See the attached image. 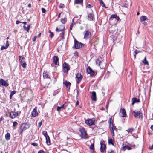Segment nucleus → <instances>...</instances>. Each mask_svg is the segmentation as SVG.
Wrapping results in <instances>:
<instances>
[{
    "mask_svg": "<svg viewBox=\"0 0 153 153\" xmlns=\"http://www.w3.org/2000/svg\"><path fill=\"white\" fill-rule=\"evenodd\" d=\"M96 64L100 66L101 69H103L106 65V63L104 62L102 59V58H98L96 60Z\"/></svg>",
    "mask_w": 153,
    "mask_h": 153,
    "instance_id": "1",
    "label": "nucleus"
},
{
    "mask_svg": "<svg viewBox=\"0 0 153 153\" xmlns=\"http://www.w3.org/2000/svg\"><path fill=\"white\" fill-rule=\"evenodd\" d=\"M79 131L81 132V134L80 136L82 138L86 139L87 138V134L84 128H79Z\"/></svg>",
    "mask_w": 153,
    "mask_h": 153,
    "instance_id": "2",
    "label": "nucleus"
},
{
    "mask_svg": "<svg viewBox=\"0 0 153 153\" xmlns=\"http://www.w3.org/2000/svg\"><path fill=\"white\" fill-rule=\"evenodd\" d=\"M30 126V124L29 123H22L20 127V129L21 130L20 131V133L21 134L23 131L29 128Z\"/></svg>",
    "mask_w": 153,
    "mask_h": 153,
    "instance_id": "3",
    "label": "nucleus"
},
{
    "mask_svg": "<svg viewBox=\"0 0 153 153\" xmlns=\"http://www.w3.org/2000/svg\"><path fill=\"white\" fill-rule=\"evenodd\" d=\"M132 114H133L135 118H137L141 119L143 118V114L140 111H133Z\"/></svg>",
    "mask_w": 153,
    "mask_h": 153,
    "instance_id": "4",
    "label": "nucleus"
},
{
    "mask_svg": "<svg viewBox=\"0 0 153 153\" xmlns=\"http://www.w3.org/2000/svg\"><path fill=\"white\" fill-rule=\"evenodd\" d=\"M74 39V46L76 49H79L81 48H82L84 46V44L81 42L79 43L78 41L76 40V39L75 38Z\"/></svg>",
    "mask_w": 153,
    "mask_h": 153,
    "instance_id": "5",
    "label": "nucleus"
},
{
    "mask_svg": "<svg viewBox=\"0 0 153 153\" xmlns=\"http://www.w3.org/2000/svg\"><path fill=\"white\" fill-rule=\"evenodd\" d=\"M63 71L64 73H66L70 69V67L68 65L66 62H64L62 65Z\"/></svg>",
    "mask_w": 153,
    "mask_h": 153,
    "instance_id": "6",
    "label": "nucleus"
},
{
    "mask_svg": "<svg viewBox=\"0 0 153 153\" xmlns=\"http://www.w3.org/2000/svg\"><path fill=\"white\" fill-rule=\"evenodd\" d=\"M83 76L80 73H77L76 76V81L78 84H79L80 82L82 79Z\"/></svg>",
    "mask_w": 153,
    "mask_h": 153,
    "instance_id": "7",
    "label": "nucleus"
},
{
    "mask_svg": "<svg viewBox=\"0 0 153 153\" xmlns=\"http://www.w3.org/2000/svg\"><path fill=\"white\" fill-rule=\"evenodd\" d=\"M94 121L93 119H88L85 120V123L87 125L91 126L94 124Z\"/></svg>",
    "mask_w": 153,
    "mask_h": 153,
    "instance_id": "8",
    "label": "nucleus"
},
{
    "mask_svg": "<svg viewBox=\"0 0 153 153\" xmlns=\"http://www.w3.org/2000/svg\"><path fill=\"white\" fill-rule=\"evenodd\" d=\"M19 60L22 67L23 68H25L26 66V63L25 58H19Z\"/></svg>",
    "mask_w": 153,
    "mask_h": 153,
    "instance_id": "9",
    "label": "nucleus"
},
{
    "mask_svg": "<svg viewBox=\"0 0 153 153\" xmlns=\"http://www.w3.org/2000/svg\"><path fill=\"white\" fill-rule=\"evenodd\" d=\"M10 117L12 119H14L18 116L19 114L18 112L11 111L10 113Z\"/></svg>",
    "mask_w": 153,
    "mask_h": 153,
    "instance_id": "10",
    "label": "nucleus"
},
{
    "mask_svg": "<svg viewBox=\"0 0 153 153\" xmlns=\"http://www.w3.org/2000/svg\"><path fill=\"white\" fill-rule=\"evenodd\" d=\"M100 151L101 152L103 153L106 148V146L103 143V142L102 141L100 142Z\"/></svg>",
    "mask_w": 153,
    "mask_h": 153,
    "instance_id": "11",
    "label": "nucleus"
},
{
    "mask_svg": "<svg viewBox=\"0 0 153 153\" xmlns=\"http://www.w3.org/2000/svg\"><path fill=\"white\" fill-rule=\"evenodd\" d=\"M84 33H85L84 35V38L88 39V38L91 35V33L88 30L85 31Z\"/></svg>",
    "mask_w": 153,
    "mask_h": 153,
    "instance_id": "12",
    "label": "nucleus"
},
{
    "mask_svg": "<svg viewBox=\"0 0 153 153\" xmlns=\"http://www.w3.org/2000/svg\"><path fill=\"white\" fill-rule=\"evenodd\" d=\"M38 115V113L37 112V107H36L32 111L31 115L33 117H35Z\"/></svg>",
    "mask_w": 153,
    "mask_h": 153,
    "instance_id": "13",
    "label": "nucleus"
},
{
    "mask_svg": "<svg viewBox=\"0 0 153 153\" xmlns=\"http://www.w3.org/2000/svg\"><path fill=\"white\" fill-rule=\"evenodd\" d=\"M0 83L3 86H4L6 87H7L9 85L8 83L6 81L2 79H0Z\"/></svg>",
    "mask_w": 153,
    "mask_h": 153,
    "instance_id": "14",
    "label": "nucleus"
},
{
    "mask_svg": "<svg viewBox=\"0 0 153 153\" xmlns=\"http://www.w3.org/2000/svg\"><path fill=\"white\" fill-rule=\"evenodd\" d=\"M87 72L91 76L94 75V71L90 67H88V68L87 69Z\"/></svg>",
    "mask_w": 153,
    "mask_h": 153,
    "instance_id": "15",
    "label": "nucleus"
},
{
    "mask_svg": "<svg viewBox=\"0 0 153 153\" xmlns=\"http://www.w3.org/2000/svg\"><path fill=\"white\" fill-rule=\"evenodd\" d=\"M88 19L89 21H93L94 18V16L93 13H88Z\"/></svg>",
    "mask_w": 153,
    "mask_h": 153,
    "instance_id": "16",
    "label": "nucleus"
},
{
    "mask_svg": "<svg viewBox=\"0 0 153 153\" xmlns=\"http://www.w3.org/2000/svg\"><path fill=\"white\" fill-rule=\"evenodd\" d=\"M120 112L121 114V117H126V114L125 110L124 108H121L120 109Z\"/></svg>",
    "mask_w": 153,
    "mask_h": 153,
    "instance_id": "17",
    "label": "nucleus"
},
{
    "mask_svg": "<svg viewBox=\"0 0 153 153\" xmlns=\"http://www.w3.org/2000/svg\"><path fill=\"white\" fill-rule=\"evenodd\" d=\"M112 18H115L117 21H118L120 19L119 17L117 16L116 14L112 15L110 18V19H111Z\"/></svg>",
    "mask_w": 153,
    "mask_h": 153,
    "instance_id": "18",
    "label": "nucleus"
},
{
    "mask_svg": "<svg viewBox=\"0 0 153 153\" xmlns=\"http://www.w3.org/2000/svg\"><path fill=\"white\" fill-rule=\"evenodd\" d=\"M67 106L65 105V104H63L62 106H57V111H58L59 112L60 111V110L61 109H65Z\"/></svg>",
    "mask_w": 153,
    "mask_h": 153,
    "instance_id": "19",
    "label": "nucleus"
},
{
    "mask_svg": "<svg viewBox=\"0 0 153 153\" xmlns=\"http://www.w3.org/2000/svg\"><path fill=\"white\" fill-rule=\"evenodd\" d=\"M91 98L92 100L93 101H95L96 100V93L95 91H93L92 92Z\"/></svg>",
    "mask_w": 153,
    "mask_h": 153,
    "instance_id": "20",
    "label": "nucleus"
},
{
    "mask_svg": "<svg viewBox=\"0 0 153 153\" xmlns=\"http://www.w3.org/2000/svg\"><path fill=\"white\" fill-rule=\"evenodd\" d=\"M65 28V27L63 25H61L60 27L58 28L57 27L56 29V31L57 32L60 31H63Z\"/></svg>",
    "mask_w": 153,
    "mask_h": 153,
    "instance_id": "21",
    "label": "nucleus"
},
{
    "mask_svg": "<svg viewBox=\"0 0 153 153\" xmlns=\"http://www.w3.org/2000/svg\"><path fill=\"white\" fill-rule=\"evenodd\" d=\"M140 22H142L145 21L147 20L148 19L146 16H142L140 17Z\"/></svg>",
    "mask_w": 153,
    "mask_h": 153,
    "instance_id": "22",
    "label": "nucleus"
},
{
    "mask_svg": "<svg viewBox=\"0 0 153 153\" xmlns=\"http://www.w3.org/2000/svg\"><path fill=\"white\" fill-rule=\"evenodd\" d=\"M9 46V44L8 42V41L7 40L6 42V44L5 46H2L1 47V50H3L4 49H7Z\"/></svg>",
    "mask_w": 153,
    "mask_h": 153,
    "instance_id": "23",
    "label": "nucleus"
},
{
    "mask_svg": "<svg viewBox=\"0 0 153 153\" xmlns=\"http://www.w3.org/2000/svg\"><path fill=\"white\" fill-rule=\"evenodd\" d=\"M132 105H134L135 103H138L139 102V100L137 99L136 98L134 97L132 99Z\"/></svg>",
    "mask_w": 153,
    "mask_h": 153,
    "instance_id": "24",
    "label": "nucleus"
},
{
    "mask_svg": "<svg viewBox=\"0 0 153 153\" xmlns=\"http://www.w3.org/2000/svg\"><path fill=\"white\" fill-rule=\"evenodd\" d=\"M42 134L45 136L46 138V142L48 144V141L47 138H49V136L47 134V133L46 131H45L43 132Z\"/></svg>",
    "mask_w": 153,
    "mask_h": 153,
    "instance_id": "25",
    "label": "nucleus"
},
{
    "mask_svg": "<svg viewBox=\"0 0 153 153\" xmlns=\"http://www.w3.org/2000/svg\"><path fill=\"white\" fill-rule=\"evenodd\" d=\"M122 148L124 151H125L126 149H127L128 150L132 149V148L131 147L126 145L123 146Z\"/></svg>",
    "mask_w": 153,
    "mask_h": 153,
    "instance_id": "26",
    "label": "nucleus"
},
{
    "mask_svg": "<svg viewBox=\"0 0 153 153\" xmlns=\"http://www.w3.org/2000/svg\"><path fill=\"white\" fill-rule=\"evenodd\" d=\"M53 62L56 65H58L59 64L58 58H53Z\"/></svg>",
    "mask_w": 153,
    "mask_h": 153,
    "instance_id": "27",
    "label": "nucleus"
},
{
    "mask_svg": "<svg viewBox=\"0 0 153 153\" xmlns=\"http://www.w3.org/2000/svg\"><path fill=\"white\" fill-rule=\"evenodd\" d=\"M114 140L112 138H110L108 139V144L109 145L111 144L113 146H114Z\"/></svg>",
    "mask_w": 153,
    "mask_h": 153,
    "instance_id": "28",
    "label": "nucleus"
},
{
    "mask_svg": "<svg viewBox=\"0 0 153 153\" xmlns=\"http://www.w3.org/2000/svg\"><path fill=\"white\" fill-rule=\"evenodd\" d=\"M109 128H110V129L111 131V133H112V136H114V130L115 128H114V126L113 125L112 126H111L110 127H109Z\"/></svg>",
    "mask_w": 153,
    "mask_h": 153,
    "instance_id": "29",
    "label": "nucleus"
},
{
    "mask_svg": "<svg viewBox=\"0 0 153 153\" xmlns=\"http://www.w3.org/2000/svg\"><path fill=\"white\" fill-rule=\"evenodd\" d=\"M83 0H74L75 4H82Z\"/></svg>",
    "mask_w": 153,
    "mask_h": 153,
    "instance_id": "30",
    "label": "nucleus"
},
{
    "mask_svg": "<svg viewBox=\"0 0 153 153\" xmlns=\"http://www.w3.org/2000/svg\"><path fill=\"white\" fill-rule=\"evenodd\" d=\"M10 135L9 133H7L5 135V138L6 140L8 141L10 139Z\"/></svg>",
    "mask_w": 153,
    "mask_h": 153,
    "instance_id": "31",
    "label": "nucleus"
},
{
    "mask_svg": "<svg viewBox=\"0 0 153 153\" xmlns=\"http://www.w3.org/2000/svg\"><path fill=\"white\" fill-rule=\"evenodd\" d=\"M43 77L44 78H50V77L46 72H44L43 73Z\"/></svg>",
    "mask_w": 153,
    "mask_h": 153,
    "instance_id": "32",
    "label": "nucleus"
},
{
    "mask_svg": "<svg viewBox=\"0 0 153 153\" xmlns=\"http://www.w3.org/2000/svg\"><path fill=\"white\" fill-rule=\"evenodd\" d=\"M24 29L26 30L27 32H28L29 29L30 28V25H28L27 27H26L25 25L23 26Z\"/></svg>",
    "mask_w": 153,
    "mask_h": 153,
    "instance_id": "33",
    "label": "nucleus"
},
{
    "mask_svg": "<svg viewBox=\"0 0 153 153\" xmlns=\"http://www.w3.org/2000/svg\"><path fill=\"white\" fill-rule=\"evenodd\" d=\"M63 83L67 87H68L69 86H70L71 85V83L67 81H65Z\"/></svg>",
    "mask_w": 153,
    "mask_h": 153,
    "instance_id": "34",
    "label": "nucleus"
},
{
    "mask_svg": "<svg viewBox=\"0 0 153 153\" xmlns=\"http://www.w3.org/2000/svg\"><path fill=\"white\" fill-rule=\"evenodd\" d=\"M142 62L145 65H149V63L148 60L146 59V58H144V59L142 61Z\"/></svg>",
    "mask_w": 153,
    "mask_h": 153,
    "instance_id": "35",
    "label": "nucleus"
},
{
    "mask_svg": "<svg viewBox=\"0 0 153 153\" xmlns=\"http://www.w3.org/2000/svg\"><path fill=\"white\" fill-rule=\"evenodd\" d=\"M61 22L63 24H65V22H67L66 18L65 17L61 19Z\"/></svg>",
    "mask_w": 153,
    "mask_h": 153,
    "instance_id": "36",
    "label": "nucleus"
},
{
    "mask_svg": "<svg viewBox=\"0 0 153 153\" xmlns=\"http://www.w3.org/2000/svg\"><path fill=\"white\" fill-rule=\"evenodd\" d=\"M101 5L102 6V7H105V8H107L105 4L102 1V0H100V1H99Z\"/></svg>",
    "mask_w": 153,
    "mask_h": 153,
    "instance_id": "37",
    "label": "nucleus"
},
{
    "mask_svg": "<svg viewBox=\"0 0 153 153\" xmlns=\"http://www.w3.org/2000/svg\"><path fill=\"white\" fill-rule=\"evenodd\" d=\"M140 51L138 50H136L134 52V56L135 57L136 56V55L137 54L139 53H140Z\"/></svg>",
    "mask_w": 153,
    "mask_h": 153,
    "instance_id": "38",
    "label": "nucleus"
},
{
    "mask_svg": "<svg viewBox=\"0 0 153 153\" xmlns=\"http://www.w3.org/2000/svg\"><path fill=\"white\" fill-rule=\"evenodd\" d=\"M113 125H114L113 124V120H112V118L111 117L110 119V124H109V127H111Z\"/></svg>",
    "mask_w": 153,
    "mask_h": 153,
    "instance_id": "39",
    "label": "nucleus"
},
{
    "mask_svg": "<svg viewBox=\"0 0 153 153\" xmlns=\"http://www.w3.org/2000/svg\"><path fill=\"white\" fill-rule=\"evenodd\" d=\"M64 32L62 31L60 34V36L62 37V39H63L64 38Z\"/></svg>",
    "mask_w": 153,
    "mask_h": 153,
    "instance_id": "40",
    "label": "nucleus"
},
{
    "mask_svg": "<svg viewBox=\"0 0 153 153\" xmlns=\"http://www.w3.org/2000/svg\"><path fill=\"white\" fill-rule=\"evenodd\" d=\"M59 92V91L58 89L57 90H56L54 91L53 93V95L54 96H55Z\"/></svg>",
    "mask_w": 153,
    "mask_h": 153,
    "instance_id": "41",
    "label": "nucleus"
},
{
    "mask_svg": "<svg viewBox=\"0 0 153 153\" xmlns=\"http://www.w3.org/2000/svg\"><path fill=\"white\" fill-rule=\"evenodd\" d=\"M94 144L93 143L92 144L90 147V149L91 150H94Z\"/></svg>",
    "mask_w": 153,
    "mask_h": 153,
    "instance_id": "42",
    "label": "nucleus"
},
{
    "mask_svg": "<svg viewBox=\"0 0 153 153\" xmlns=\"http://www.w3.org/2000/svg\"><path fill=\"white\" fill-rule=\"evenodd\" d=\"M49 32L50 33V36L51 38L53 37L54 36V34L53 32H51L50 30L49 31Z\"/></svg>",
    "mask_w": 153,
    "mask_h": 153,
    "instance_id": "43",
    "label": "nucleus"
},
{
    "mask_svg": "<svg viewBox=\"0 0 153 153\" xmlns=\"http://www.w3.org/2000/svg\"><path fill=\"white\" fill-rule=\"evenodd\" d=\"M133 130V129L132 128H130L128 129L126 131L128 132H132Z\"/></svg>",
    "mask_w": 153,
    "mask_h": 153,
    "instance_id": "44",
    "label": "nucleus"
},
{
    "mask_svg": "<svg viewBox=\"0 0 153 153\" xmlns=\"http://www.w3.org/2000/svg\"><path fill=\"white\" fill-rule=\"evenodd\" d=\"M74 54L75 56L76 57L78 56L79 57V56L78 55V53L77 51H75V52L74 53Z\"/></svg>",
    "mask_w": 153,
    "mask_h": 153,
    "instance_id": "45",
    "label": "nucleus"
},
{
    "mask_svg": "<svg viewBox=\"0 0 153 153\" xmlns=\"http://www.w3.org/2000/svg\"><path fill=\"white\" fill-rule=\"evenodd\" d=\"M18 125V123L16 122H14L13 124V127H15L16 126Z\"/></svg>",
    "mask_w": 153,
    "mask_h": 153,
    "instance_id": "46",
    "label": "nucleus"
},
{
    "mask_svg": "<svg viewBox=\"0 0 153 153\" xmlns=\"http://www.w3.org/2000/svg\"><path fill=\"white\" fill-rule=\"evenodd\" d=\"M42 12L43 13H45L46 12V10L44 8H42L41 9Z\"/></svg>",
    "mask_w": 153,
    "mask_h": 153,
    "instance_id": "47",
    "label": "nucleus"
},
{
    "mask_svg": "<svg viewBox=\"0 0 153 153\" xmlns=\"http://www.w3.org/2000/svg\"><path fill=\"white\" fill-rule=\"evenodd\" d=\"M113 29V27L111 28V29L109 30V31L111 33H113L114 32H115V31L116 30L115 29H114V30H111V29Z\"/></svg>",
    "mask_w": 153,
    "mask_h": 153,
    "instance_id": "48",
    "label": "nucleus"
},
{
    "mask_svg": "<svg viewBox=\"0 0 153 153\" xmlns=\"http://www.w3.org/2000/svg\"><path fill=\"white\" fill-rule=\"evenodd\" d=\"M74 24L73 23H72L70 26V30H71L72 29V28Z\"/></svg>",
    "mask_w": 153,
    "mask_h": 153,
    "instance_id": "49",
    "label": "nucleus"
},
{
    "mask_svg": "<svg viewBox=\"0 0 153 153\" xmlns=\"http://www.w3.org/2000/svg\"><path fill=\"white\" fill-rule=\"evenodd\" d=\"M16 91H12L10 94L13 96L14 94L16 93Z\"/></svg>",
    "mask_w": 153,
    "mask_h": 153,
    "instance_id": "50",
    "label": "nucleus"
},
{
    "mask_svg": "<svg viewBox=\"0 0 153 153\" xmlns=\"http://www.w3.org/2000/svg\"><path fill=\"white\" fill-rule=\"evenodd\" d=\"M38 153H45V152L43 150H39Z\"/></svg>",
    "mask_w": 153,
    "mask_h": 153,
    "instance_id": "51",
    "label": "nucleus"
},
{
    "mask_svg": "<svg viewBox=\"0 0 153 153\" xmlns=\"http://www.w3.org/2000/svg\"><path fill=\"white\" fill-rule=\"evenodd\" d=\"M114 151L113 150H110L108 151V153H114Z\"/></svg>",
    "mask_w": 153,
    "mask_h": 153,
    "instance_id": "52",
    "label": "nucleus"
},
{
    "mask_svg": "<svg viewBox=\"0 0 153 153\" xmlns=\"http://www.w3.org/2000/svg\"><path fill=\"white\" fill-rule=\"evenodd\" d=\"M42 121H41L39 122V123L38 126L39 127H41V126L42 125Z\"/></svg>",
    "mask_w": 153,
    "mask_h": 153,
    "instance_id": "53",
    "label": "nucleus"
},
{
    "mask_svg": "<svg viewBox=\"0 0 153 153\" xmlns=\"http://www.w3.org/2000/svg\"><path fill=\"white\" fill-rule=\"evenodd\" d=\"M32 145L34 146H36L37 145V144L36 143H33L31 144Z\"/></svg>",
    "mask_w": 153,
    "mask_h": 153,
    "instance_id": "54",
    "label": "nucleus"
},
{
    "mask_svg": "<svg viewBox=\"0 0 153 153\" xmlns=\"http://www.w3.org/2000/svg\"><path fill=\"white\" fill-rule=\"evenodd\" d=\"M64 5L63 4H61L59 6V8H63V6H64Z\"/></svg>",
    "mask_w": 153,
    "mask_h": 153,
    "instance_id": "55",
    "label": "nucleus"
},
{
    "mask_svg": "<svg viewBox=\"0 0 153 153\" xmlns=\"http://www.w3.org/2000/svg\"><path fill=\"white\" fill-rule=\"evenodd\" d=\"M149 149L151 150L153 149V145H152L151 146H150L149 147Z\"/></svg>",
    "mask_w": 153,
    "mask_h": 153,
    "instance_id": "56",
    "label": "nucleus"
},
{
    "mask_svg": "<svg viewBox=\"0 0 153 153\" xmlns=\"http://www.w3.org/2000/svg\"><path fill=\"white\" fill-rule=\"evenodd\" d=\"M22 23V22H20L18 20H17L16 21V24H18L19 23Z\"/></svg>",
    "mask_w": 153,
    "mask_h": 153,
    "instance_id": "57",
    "label": "nucleus"
},
{
    "mask_svg": "<svg viewBox=\"0 0 153 153\" xmlns=\"http://www.w3.org/2000/svg\"><path fill=\"white\" fill-rule=\"evenodd\" d=\"M37 37V36H35L34 37L33 39V41L34 42H35L36 41Z\"/></svg>",
    "mask_w": 153,
    "mask_h": 153,
    "instance_id": "58",
    "label": "nucleus"
},
{
    "mask_svg": "<svg viewBox=\"0 0 153 153\" xmlns=\"http://www.w3.org/2000/svg\"><path fill=\"white\" fill-rule=\"evenodd\" d=\"M91 4H88L86 7H87L91 8Z\"/></svg>",
    "mask_w": 153,
    "mask_h": 153,
    "instance_id": "59",
    "label": "nucleus"
},
{
    "mask_svg": "<svg viewBox=\"0 0 153 153\" xmlns=\"http://www.w3.org/2000/svg\"><path fill=\"white\" fill-rule=\"evenodd\" d=\"M79 104V102L78 101H77L76 102V104H75V106H77Z\"/></svg>",
    "mask_w": 153,
    "mask_h": 153,
    "instance_id": "60",
    "label": "nucleus"
},
{
    "mask_svg": "<svg viewBox=\"0 0 153 153\" xmlns=\"http://www.w3.org/2000/svg\"><path fill=\"white\" fill-rule=\"evenodd\" d=\"M4 118L2 116H1V117H0V122L1 121L3 120Z\"/></svg>",
    "mask_w": 153,
    "mask_h": 153,
    "instance_id": "61",
    "label": "nucleus"
},
{
    "mask_svg": "<svg viewBox=\"0 0 153 153\" xmlns=\"http://www.w3.org/2000/svg\"><path fill=\"white\" fill-rule=\"evenodd\" d=\"M41 33H39V34H38V35L37 36H37V37H40V36H41Z\"/></svg>",
    "mask_w": 153,
    "mask_h": 153,
    "instance_id": "62",
    "label": "nucleus"
},
{
    "mask_svg": "<svg viewBox=\"0 0 153 153\" xmlns=\"http://www.w3.org/2000/svg\"><path fill=\"white\" fill-rule=\"evenodd\" d=\"M31 7V4L30 3H29L28 4V7Z\"/></svg>",
    "mask_w": 153,
    "mask_h": 153,
    "instance_id": "63",
    "label": "nucleus"
},
{
    "mask_svg": "<svg viewBox=\"0 0 153 153\" xmlns=\"http://www.w3.org/2000/svg\"><path fill=\"white\" fill-rule=\"evenodd\" d=\"M150 128L152 130H153V125L151 126Z\"/></svg>",
    "mask_w": 153,
    "mask_h": 153,
    "instance_id": "64",
    "label": "nucleus"
}]
</instances>
